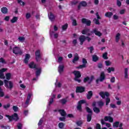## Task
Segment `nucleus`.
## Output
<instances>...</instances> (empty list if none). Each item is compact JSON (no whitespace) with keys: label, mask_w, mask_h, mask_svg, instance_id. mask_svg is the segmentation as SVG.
<instances>
[{"label":"nucleus","mask_w":129,"mask_h":129,"mask_svg":"<svg viewBox=\"0 0 129 129\" xmlns=\"http://www.w3.org/2000/svg\"><path fill=\"white\" fill-rule=\"evenodd\" d=\"M6 117H8L10 122L13 121V120H15V121H18V120L20 119V118H19V115L17 113H14L12 115H6Z\"/></svg>","instance_id":"1"},{"label":"nucleus","mask_w":129,"mask_h":129,"mask_svg":"<svg viewBox=\"0 0 129 129\" xmlns=\"http://www.w3.org/2000/svg\"><path fill=\"white\" fill-rule=\"evenodd\" d=\"M73 73L75 75V81L78 82V83H81V80L79 79L81 77V73L79 71H75Z\"/></svg>","instance_id":"2"},{"label":"nucleus","mask_w":129,"mask_h":129,"mask_svg":"<svg viewBox=\"0 0 129 129\" xmlns=\"http://www.w3.org/2000/svg\"><path fill=\"white\" fill-rule=\"evenodd\" d=\"M79 40L80 42V45L82 46L83 45V43L85 42V40H87L88 42H89L91 41V38H90L89 36H85L84 35H81L79 38Z\"/></svg>","instance_id":"3"},{"label":"nucleus","mask_w":129,"mask_h":129,"mask_svg":"<svg viewBox=\"0 0 129 129\" xmlns=\"http://www.w3.org/2000/svg\"><path fill=\"white\" fill-rule=\"evenodd\" d=\"M105 72L102 71L100 74V77L99 79L96 80V84H98L99 82H103L106 78Z\"/></svg>","instance_id":"4"},{"label":"nucleus","mask_w":129,"mask_h":129,"mask_svg":"<svg viewBox=\"0 0 129 129\" xmlns=\"http://www.w3.org/2000/svg\"><path fill=\"white\" fill-rule=\"evenodd\" d=\"M4 85L6 88L12 89L14 87V84L12 81H8V80H4Z\"/></svg>","instance_id":"5"},{"label":"nucleus","mask_w":129,"mask_h":129,"mask_svg":"<svg viewBox=\"0 0 129 129\" xmlns=\"http://www.w3.org/2000/svg\"><path fill=\"white\" fill-rule=\"evenodd\" d=\"M94 80V76L92 75L91 76V77L89 78V77L87 76L86 77L84 78L83 82L84 83H86L88 82V84H91V83L92 81Z\"/></svg>","instance_id":"6"},{"label":"nucleus","mask_w":129,"mask_h":129,"mask_svg":"<svg viewBox=\"0 0 129 129\" xmlns=\"http://www.w3.org/2000/svg\"><path fill=\"white\" fill-rule=\"evenodd\" d=\"M85 92V88L83 86H77L76 88V93H83Z\"/></svg>","instance_id":"7"},{"label":"nucleus","mask_w":129,"mask_h":129,"mask_svg":"<svg viewBox=\"0 0 129 129\" xmlns=\"http://www.w3.org/2000/svg\"><path fill=\"white\" fill-rule=\"evenodd\" d=\"M85 100H81L78 102V105L77 106L78 110L79 111H82V104H83V103H85Z\"/></svg>","instance_id":"8"},{"label":"nucleus","mask_w":129,"mask_h":129,"mask_svg":"<svg viewBox=\"0 0 129 129\" xmlns=\"http://www.w3.org/2000/svg\"><path fill=\"white\" fill-rule=\"evenodd\" d=\"M82 24L86 25L87 27H90L91 26V21L86 18H82L81 20Z\"/></svg>","instance_id":"9"},{"label":"nucleus","mask_w":129,"mask_h":129,"mask_svg":"<svg viewBox=\"0 0 129 129\" xmlns=\"http://www.w3.org/2000/svg\"><path fill=\"white\" fill-rule=\"evenodd\" d=\"M42 58L41 56V51L40 50H37L35 51V59L37 62H39L40 61V59Z\"/></svg>","instance_id":"10"},{"label":"nucleus","mask_w":129,"mask_h":129,"mask_svg":"<svg viewBox=\"0 0 129 129\" xmlns=\"http://www.w3.org/2000/svg\"><path fill=\"white\" fill-rule=\"evenodd\" d=\"M13 52L14 54H15V55H18V54L22 55V54H23L22 51L20 50V47H18V46L13 48Z\"/></svg>","instance_id":"11"},{"label":"nucleus","mask_w":129,"mask_h":129,"mask_svg":"<svg viewBox=\"0 0 129 129\" xmlns=\"http://www.w3.org/2000/svg\"><path fill=\"white\" fill-rule=\"evenodd\" d=\"M92 33H94L96 35V36H98V37H101L102 36V33L100 32V31H97V29L95 28L93 30V31H91Z\"/></svg>","instance_id":"12"},{"label":"nucleus","mask_w":129,"mask_h":129,"mask_svg":"<svg viewBox=\"0 0 129 129\" xmlns=\"http://www.w3.org/2000/svg\"><path fill=\"white\" fill-rule=\"evenodd\" d=\"M28 66L31 69H38V68H37V64H35V62H34V61L31 62L28 64Z\"/></svg>","instance_id":"13"},{"label":"nucleus","mask_w":129,"mask_h":129,"mask_svg":"<svg viewBox=\"0 0 129 129\" xmlns=\"http://www.w3.org/2000/svg\"><path fill=\"white\" fill-rule=\"evenodd\" d=\"M30 58H31V55L27 53L25 55V58L24 60V62L25 64H28L29 63V60H30Z\"/></svg>","instance_id":"14"},{"label":"nucleus","mask_w":129,"mask_h":129,"mask_svg":"<svg viewBox=\"0 0 129 129\" xmlns=\"http://www.w3.org/2000/svg\"><path fill=\"white\" fill-rule=\"evenodd\" d=\"M92 96H93V92H92V91H88V94H87V99L89 100L91 99Z\"/></svg>","instance_id":"15"},{"label":"nucleus","mask_w":129,"mask_h":129,"mask_svg":"<svg viewBox=\"0 0 129 129\" xmlns=\"http://www.w3.org/2000/svg\"><path fill=\"white\" fill-rule=\"evenodd\" d=\"M79 60V55L76 53L74 55V59L72 60L73 63H75Z\"/></svg>","instance_id":"16"},{"label":"nucleus","mask_w":129,"mask_h":129,"mask_svg":"<svg viewBox=\"0 0 129 129\" xmlns=\"http://www.w3.org/2000/svg\"><path fill=\"white\" fill-rule=\"evenodd\" d=\"M1 12L2 14L4 15H7L9 13V10L7 7H3L1 8Z\"/></svg>","instance_id":"17"},{"label":"nucleus","mask_w":129,"mask_h":129,"mask_svg":"<svg viewBox=\"0 0 129 129\" xmlns=\"http://www.w3.org/2000/svg\"><path fill=\"white\" fill-rule=\"evenodd\" d=\"M58 111L61 116H66V115H67V113L64 109H59Z\"/></svg>","instance_id":"18"},{"label":"nucleus","mask_w":129,"mask_h":129,"mask_svg":"<svg viewBox=\"0 0 129 129\" xmlns=\"http://www.w3.org/2000/svg\"><path fill=\"white\" fill-rule=\"evenodd\" d=\"M58 71L59 73L61 74L64 72V65H59L58 68Z\"/></svg>","instance_id":"19"},{"label":"nucleus","mask_w":129,"mask_h":129,"mask_svg":"<svg viewBox=\"0 0 129 129\" xmlns=\"http://www.w3.org/2000/svg\"><path fill=\"white\" fill-rule=\"evenodd\" d=\"M98 60H99V57H98L96 54L92 55V61H93V62H97Z\"/></svg>","instance_id":"20"},{"label":"nucleus","mask_w":129,"mask_h":129,"mask_svg":"<svg viewBox=\"0 0 129 129\" xmlns=\"http://www.w3.org/2000/svg\"><path fill=\"white\" fill-rule=\"evenodd\" d=\"M67 98H68V97L66 98L61 99L59 101V102L61 103L62 105H64V104H66L67 103Z\"/></svg>","instance_id":"21"},{"label":"nucleus","mask_w":129,"mask_h":129,"mask_svg":"<svg viewBox=\"0 0 129 129\" xmlns=\"http://www.w3.org/2000/svg\"><path fill=\"white\" fill-rule=\"evenodd\" d=\"M97 103L100 108H101V107L104 106V102H103V101H102V100L98 101Z\"/></svg>","instance_id":"22"},{"label":"nucleus","mask_w":129,"mask_h":129,"mask_svg":"<svg viewBox=\"0 0 129 129\" xmlns=\"http://www.w3.org/2000/svg\"><path fill=\"white\" fill-rule=\"evenodd\" d=\"M92 119V114H88L87 115V121L88 122H90Z\"/></svg>","instance_id":"23"},{"label":"nucleus","mask_w":129,"mask_h":129,"mask_svg":"<svg viewBox=\"0 0 129 129\" xmlns=\"http://www.w3.org/2000/svg\"><path fill=\"white\" fill-rule=\"evenodd\" d=\"M105 16L107 18H109V19H110V18H111L112 16H113V13H112V12H108L105 13Z\"/></svg>","instance_id":"24"},{"label":"nucleus","mask_w":129,"mask_h":129,"mask_svg":"<svg viewBox=\"0 0 129 129\" xmlns=\"http://www.w3.org/2000/svg\"><path fill=\"white\" fill-rule=\"evenodd\" d=\"M93 110L95 113L98 114L99 112H100V109L97 107H94L93 108Z\"/></svg>","instance_id":"25"},{"label":"nucleus","mask_w":129,"mask_h":129,"mask_svg":"<svg viewBox=\"0 0 129 129\" xmlns=\"http://www.w3.org/2000/svg\"><path fill=\"white\" fill-rule=\"evenodd\" d=\"M90 31V29L88 28H86L84 30H83L81 32L82 34L83 35H86L87 33L89 32Z\"/></svg>","instance_id":"26"},{"label":"nucleus","mask_w":129,"mask_h":129,"mask_svg":"<svg viewBox=\"0 0 129 129\" xmlns=\"http://www.w3.org/2000/svg\"><path fill=\"white\" fill-rule=\"evenodd\" d=\"M37 71H36V76L38 77V76H40L41 74V72L42 71V69L39 68L37 69H36Z\"/></svg>","instance_id":"27"},{"label":"nucleus","mask_w":129,"mask_h":129,"mask_svg":"<svg viewBox=\"0 0 129 129\" xmlns=\"http://www.w3.org/2000/svg\"><path fill=\"white\" fill-rule=\"evenodd\" d=\"M128 72V69L125 68V69H124V78H125V79H127V78H128V75L127 74Z\"/></svg>","instance_id":"28"},{"label":"nucleus","mask_w":129,"mask_h":129,"mask_svg":"<svg viewBox=\"0 0 129 129\" xmlns=\"http://www.w3.org/2000/svg\"><path fill=\"white\" fill-rule=\"evenodd\" d=\"M49 19L51 22H53L55 20V16L53 15V13H50L49 16Z\"/></svg>","instance_id":"29"},{"label":"nucleus","mask_w":129,"mask_h":129,"mask_svg":"<svg viewBox=\"0 0 129 129\" xmlns=\"http://www.w3.org/2000/svg\"><path fill=\"white\" fill-rule=\"evenodd\" d=\"M76 123L78 126H82L83 124V121H82V120H78L76 121Z\"/></svg>","instance_id":"30"},{"label":"nucleus","mask_w":129,"mask_h":129,"mask_svg":"<svg viewBox=\"0 0 129 129\" xmlns=\"http://www.w3.org/2000/svg\"><path fill=\"white\" fill-rule=\"evenodd\" d=\"M86 110L87 112H88V114H93L92 109L89 107H86Z\"/></svg>","instance_id":"31"},{"label":"nucleus","mask_w":129,"mask_h":129,"mask_svg":"<svg viewBox=\"0 0 129 129\" xmlns=\"http://www.w3.org/2000/svg\"><path fill=\"white\" fill-rule=\"evenodd\" d=\"M11 23L14 24L17 22H18V17H13L12 19L10 20Z\"/></svg>","instance_id":"32"},{"label":"nucleus","mask_w":129,"mask_h":129,"mask_svg":"<svg viewBox=\"0 0 129 129\" xmlns=\"http://www.w3.org/2000/svg\"><path fill=\"white\" fill-rule=\"evenodd\" d=\"M108 73H111V72H114V68L109 67L107 69Z\"/></svg>","instance_id":"33"},{"label":"nucleus","mask_w":129,"mask_h":129,"mask_svg":"<svg viewBox=\"0 0 129 129\" xmlns=\"http://www.w3.org/2000/svg\"><path fill=\"white\" fill-rule=\"evenodd\" d=\"M119 37H120V34L117 33L115 37V41L116 43H118V41H119V39H120Z\"/></svg>","instance_id":"34"},{"label":"nucleus","mask_w":129,"mask_h":129,"mask_svg":"<svg viewBox=\"0 0 129 129\" xmlns=\"http://www.w3.org/2000/svg\"><path fill=\"white\" fill-rule=\"evenodd\" d=\"M6 79L7 80H10L11 79V77H12V74L11 73H7L6 74Z\"/></svg>","instance_id":"35"},{"label":"nucleus","mask_w":129,"mask_h":129,"mask_svg":"<svg viewBox=\"0 0 129 129\" xmlns=\"http://www.w3.org/2000/svg\"><path fill=\"white\" fill-rule=\"evenodd\" d=\"M80 5L82 6V7H87V3L85 1H82L80 3Z\"/></svg>","instance_id":"36"},{"label":"nucleus","mask_w":129,"mask_h":129,"mask_svg":"<svg viewBox=\"0 0 129 129\" xmlns=\"http://www.w3.org/2000/svg\"><path fill=\"white\" fill-rule=\"evenodd\" d=\"M99 95L103 98V99H104L105 98V94L104 92H100L99 93Z\"/></svg>","instance_id":"37"},{"label":"nucleus","mask_w":129,"mask_h":129,"mask_svg":"<svg viewBox=\"0 0 129 129\" xmlns=\"http://www.w3.org/2000/svg\"><path fill=\"white\" fill-rule=\"evenodd\" d=\"M119 125V121L114 122L113 124V127H118Z\"/></svg>","instance_id":"38"},{"label":"nucleus","mask_w":129,"mask_h":129,"mask_svg":"<svg viewBox=\"0 0 129 129\" xmlns=\"http://www.w3.org/2000/svg\"><path fill=\"white\" fill-rule=\"evenodd\" d=\"M97 68L99 69H102L103 68V63L102 62H99L97 64Z\"/></svg>","instance_id":"39"},{"label":"nucleus","mask_w":129,"mask_h":129,"mask_svg":"<svg viewBox=\"0 0 129 129\" xmlns=\"http://www.w3.org/2000/svg\"><path fill=\"white\" fill-rule=\"evenodd\" d=\"M68 28V24L67 23L62 25V29L63 31H66V30H67Z\"/></svg>","instance_id":"40"},{"label":"nucleus","mask_w":129,"mask_h":129,"mask_svg":"<svg viewBox=\"0 0 129 129\" xmlns=\"http://www.w3.org/2000/svg\"><path fill=\"white\" fill-rule=\"evenodd\" d=\"M5 96V93L3 91V89L0 87V97H4Z\"/></svg>","instance_id":"41"},{"label":"nucleus","mask_w":129,"mask_h":129,"mask_svg":"<svg viewBox=\"0 0 129 129\" xmlns=\"http://www.w3.org/2000/svg\"><path fill=\"white\" fill-rule=\"evenodd\" d=\"M64 126L65 123H64L63 122H59L58 123V127H59V128H63V127H64Z\"/></svg>","instance_id":"42"},{"label":"nucleus","mask_w":129,"mask_h":129,"mask_svg":"<svg viewBox=\"0 0 129 129\" xmlns=\"http://www.w3.org/2000/svg\"><path fill=\"white\" fill-rule=\"evenodd\" d=\"M102 57L104 60H107V59H108V57H107V52L103 53Z\"/></svg>","instance_id":"43"},{"label":"nucleus","mask_w":129,"mask_h":129,"mask_svg":"<svg viewBox=\"0 0 129 129\" xmlns=\"http://www.w3.org/2000/svg\"><path fill=\"white\" fill-rule=\"evenodd\" d=\"M10 106L11 104L10 103H8L7 105H4L3 108H4V109H8V108H10Z\"/></svg>","instance_id":"44"},{"label":"nucleus","mask_w":129,"mask_h":129,"mask_svg":"<svg viewBox=\"0 0 129 129\" xmlns=\"http://www.w3.org/2000/svg\"><path fill=\"white\" fill-rule=\"evenodd\" d=\"M86 66L85 64H81L79 67H77V69H82L83 68H86Z\"/></svg>","instance_id":"45"},{"label":"nucleus","mask_w":129,"mask_h":129,"mask_svg":"<svg viewBox=\"0 0 129 129\" xmlns=\"http://www.w3.org/2000/svg\"><path fill=\"white\" fill-rule=\"evenodd\" d=\"M109 102H110V98L109 97H107L106 98V105L107 106L108 104H109Z\"/></svg>","instance_id":"46"},{"label":"nucleus","mask_w":129,"mask_h":129,"mask_svg":"<svg viewBox=\"0 0 129 129\" xmlns=\"http://www.w3.org/2000/svg\"><path fill=\"white\" fill-rule=\"evenodd\" d=\"M13 109L15 112H17L18 110H19V107H18L17 106H13Z\"/></svg>","instance_id":"47"},{"label":"nucleus","mask_w":129,"mask_h":129,"mask_svg":"<svg viewBox=\"0 0 129 129\" xmlns=\"http://www.w3.org/2000/svg\"><path fill=\"white\" fill-rule=\"evenodd\" d=\"M6 77L5 76V74H4V73H1L0 72V79H5Z\"/></svg>","instance_id":"48"},{"label":"nucleus","mask_w":129,"mask_h":129,"mask_svg":"<svg viewBox=\"0 0 129 129\" xmlns=\"http://www.w3.org/2000/svg\"><path fill=\"white\" fill-rule=\"evenodd\" d=\"M93 21L94 22L95 21V24L96 25H100V22H99V20L96 19V18H95Z\"/></svg>","instance_id":"49"},{"label":"nucleus","mask_w":129,"mask_h":129,"mask_svg":"<svg viewBox=\"0 0 129 129\" xmlns=\"http://www.w3.org/2000/svg\"><path fill=\"white\" fill-rule=\"evenodd\" d=\"M1 127L2 128H4V129H11V126H10L9 125L5 126V125H3L1 126Z\"/></svg>","instance_id":"50"},{"label":"nucleus","mask_w":129,"mask_h":129,"mask_svg":"<svg viewBox=\"0 0 129 129\" xmlns=\"http://www.w3.org/2000/svg\"><path fill=\"white\" fill-rule=\"evenodd\" d=\"M72 25H73V26H74L75 27L77 26V21L75 19H74L73 20Z\"/></svg>","instance_id":"51"},{"label":"nucleus","mask_w":129,"mask_h":129,"mask_svg":"<svg viewBox=\"0 0 129 129\" xmlns=\"http://www.w3.org/2000/svg\"><path fill=\"white\" fill-rule=\"evenodd\" d=\"M17 2L18 4H20V5H21V6H25V3L22 1V0H17Z\"/></svg>","instance_id":"52"},{"label":"nucleus","mask_w":129,"mask_h":129,"mask_svg":"<svg viewBox=\"0 0 129 129\" xmlns=\"http://www.w3.org/2000/svg\"><path fill=\"white\" fill-rule=\"evenodd\" d=\"M23 127V124L21 123H18L17 124V128L18 129H22Z\"/></svg>","instance_id":"53"},{"label":"nucleus","mask_w":129,"mask_h":129,"mask_svg":"<svg viewBox=\"0 0 129 129\" xmlns=\"http://www.w3.org/2000/svg\"><path fill=\"white\" fill-rule=\"evenodd\" d=\"M82 63L83 64L85 65V66H86V64H87V60L85 58H83Z\"/></svg>","instance_id":"54"},{"label":"nucleus","mask_w":129,"mask_h":129,"mask_svg":"<svg viewBox=\"0 0 129 129\" xmlns=\"http://www.w3.org/2000/svg\"><path fill=\"white\" fill-rule=\"evenodd\" d=\"M18 40L20 41V42H24V41H25V37H19L18 38Z\"/></svg>","instance_id":"55"},{"label":"nucleus","mask_w":129,"mask_h":129,"mask_svg":"<svg viewBox=\"0 0 129 129\" xmlns=\"http://www.w3.org/2000/svg\"><path fill=\"white\" fill-rule=\"evenodd\" d=\"M53 102H54V99L53 98H51L48 104L49 106H50V105L52 104Z\"/></svg>","instance_id":"56"},{"label":"nucleus","mask_w":129,"mask_h":129,"mask_svg":"<svg viewBox=\"0 0 129 129\" xmlns=\"http://www.w3.org/2000/svg\"><path fill=\"white\" fill-rule=\"evenodd\" d=\"M59 120H60V121H65V119H66V116H63V117H60L59 118Z\"/></svg>","instance_id":"57"},{"label":"nucleus","mask_w":129,"mask_h":129,"mask_svg":"<svg viewBox=\"0 0 129 129\" xmlns=\"http://www.w3.org/2000/svg\"><path fill=\"white\" fill-rule=\"evenodd\" d=\"M0 62L1 63H3V64H6V60H5V59L3 58V57H1L0 58Z\"/></svg>","instance_id":"58"},{"label":"nucleus","mask_w":129,"mask_h":129,"mask_svg":"<svg viewBox=\"0 0 129 129\" xmlns=\"http://www.w3.org/2000/svg\"><path fill=\"white\" fill-rule=\"evenodd\" d=\"M43 119H42V118L40 119L39 120V121L38 123V125L39 126H40V125H41V124H43Z\"/></svg>","instance_id":"59"},{"label":"nucleus","mask_w":129,"mask_h":129,"mask_svg":"<svg viewBox=\"0 0 129 129\" xmlns=\"http://www.w3.org/2000/svg\"><path fill=\"white\" fill-rule=\"evenodd\" d=\"M67 116L70 118H74V115H73V114H69L67 115Z\"/></svg>","instance_id":"60"},{"label":"nucleus","mask_w":129,"mask_h":129,"mask_svg":"<svg viewBox=\"0 0 129 129\" xmlns=\"http://www.w3.org/2000/svg\"><path fill=\"white\" fill-rule=\"evenodd\" d=\"M74 46H76L77 45V39H74L72 42Z\"/></svg>","instance_id":"61"},{"label":"nucleus","mask_w":129,"mask_h":129,"mask_svg":"<svg viewBox=\"0 0 129 129\" xmlns=\"http://www.w3.org/2000/svg\"><path fill=\"white\" fill-rule=\"evenodd\" d=\"M96 129H101V126L100 125V124L97 123L96 125Z\"/></svg>","instance_id":"62"},{"label":"nucleus","mask_w":129,"mask_h":129,"mask_svg":"<svg viewBox=\"0 0 129 129\" xmlns=\"http://www.w3.org/2000/svg\"><path fill=\"white\" fill-rule=\"evenodd\" d=\"M117 6L118 7H121V2L119 0H117Z\"/></svg>","instance_id":"63"},{"label":"nucleus","mask_w":129,"mask_h":129,"mask_svg":"<svg viewBox=\"0 0 129 129\" xmlns=\"http://www.w3.org/2000/svg\"><path fill=\"white\" fill-rule=\"evenodd\" d=\"M26 19H30L31 18V14L30 13H27L26 15Z\"/></svg>","instance_id":"64"}]
</instances>
